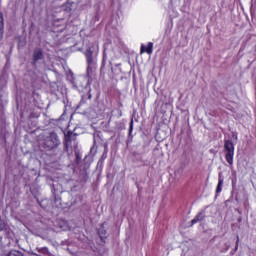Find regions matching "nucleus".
Segmentation results:
<instances>
[{
  "label": "nucleus",
  "instance_id": "1",
  "mask_svg": "<svg viewBox=\"0 0 256 256\" xmlns=\"http://www.w3.org/2000/svg\"><path fill=\"white\" fill-rule=\"evenodd\" d=\"M224 149L226 151L225 159L233 167V157H235V146H233V142L231 140H225Z\"/></svg>",
  "mask_w": 256,
  "mask_h": 256
},
{
  "label": "nucleus",
  "instance_id": "2",
  "mask_svg": "<svg viewBox=\"0 0 256 256\" xmlns=\"http://www.w3.org/2000/svg\"><path fill=\"white\" fill-rule=\"evenodd\" d=\"M60 144L59 142V136H57V133L52 132L48 137H46L44 145L48 149H55Z\"/></svg>",
  "mask_w": 256,
  "mask_h": 256
},
{
  "label": "nucleus",
  "instance_id": "3",
  "mask_svg": "<svg viewBox=\"0 0 256 256\" xmlns=\"http://www.w3.org/2000/svg\"><path fill=\"white\" fill-rule=\"evenodd\" d=\"M95 51H99V44L97 43L90 44V46L87 47L86 59H87L88 65H91V63H93V53H95Z\"/></svg>",
  "mask_w": 256,
  "mask_h": 256
},
{
  "label": "nucleus",
  "instance_id": "4",
  "mask_svg": "<svg viewBox=\"0 0 256 256\" xmlns=\"http://www.w3.org/2000/svg\"><path fill=\"white\" fill-rule=\"evenodd\" d=\"M140 51L141 53H148V55H151V53H153V42H149L147 46L142 45Z\"/></svg>",
  "mask_w": 256,
  "mask_h": 256
},
{
  "label": "nucleus",
  "instance_id": "5",
  "mask_svg": "<svg viewBox=\"0 0 256 256\" xmlns=\"http://www.w3.org/2000/svg\"><path fill=\"white\" fill-rule=\"evenodd\" d=\"M203 219H205V214H203V212H200L195 216L194 219H192L191 225H195L199 223V221H203Z\"/></svg>",
  "mask_w": 256,
  "mask_h": 256
},
{
  "label": "nucleus",
  "instance_id": "6",
  "mask_svg": "<svg viewBox=\"0 0 256 256\" xmlns=\"http://www.w3.org/2000/svg\"><path fill=\"white\" fill-rule=\"evenodd\" d=\"M33 57H34V61H40V59L43 58V51L39 48L35 49Z\"/></svg>",
  "mask_w": 256,
  "mask_h": 256
},
{
  "label": "nucleus",
  "instance_id": "7",
  "mask_svg": "<svg viewBox=\"0 0 256 256\" xmlns=\"http://www.w3.org/2000/svg\"><path fill=\"white\" fill-rule=\"evenodd\" d=\"M223 191V178H221V174L219 175L218 185L216 188V193H221Z\"/></svg>",
  "mask_w": 256,
  "mask_h": 256
},
{
  "label": "nucleus",
  "instance_id": "8",
  "mask_svg": "<svg viewBox=\"0 0 256 256\" xmlns=\"http://www.w3.org/2000/svg\"><path fill=\"white\" fill-rule=\"evenodd\" d=\"M7 256H23V253L17 250H12L7 254Z\"/></svg>",
  "mask_w": 256,
  "mask_h": 256
},
{
  "label": "nucleus",
  "instance_id": "9",
  "mask_svg": "<svg viewBox=\"0 0 256 256\" xmlns=\"http://www.w3.org/2000/svg\"><path fill=\"white\" fill-rule=\"evenodd\" d=\"M3 39V16H0V40Z\"/></svg>",
  "mask_w": 256,
  "mask_h": 256
},
{
  "label": "nucleus",
  "instance_id": "10",
  "mask_svg": "<svg viewBox=\"0 0 256 256\" xmlns=\"http://www.w3.org/2000/svg\"><path fill=\"white\" fill-rule=\"evenodd\" d=\"M7 229V224L5 223V221L0 220V231H5Z\"/></svg>",
  "mask_w": 256,
  "mask_h": 256
},
{
  "label": "nucleus",
  "instance_id": "11",
  "mask_svg": "<svg viewBox=\"0 0 256 256\" xmlns=\"http://www.w3.org/2000/svg\"><path fill=\"white\" fill-rule=\"evenodd\" d=\"M131 131H133V121H131V123H130V133H131Z\"/></svg>",
  "mask_w": 256,
  "mask_h": 256
},
{
  "label": "nucleus",
  "instance_id": "12",
  "mask_svg": "<svg viewBox=\"0 0 256 256\" xmlns=\"http://www.w3.org/2000/svg\"><path fill=\"white\" fill-rule=\"evenodd\" d=\"M239 247V239L236 242V249Z\"/></svg>",
  "mask_w": 256,
  "mask_h": 256
},
{
  "label": "nucleus",
  "instance_id": "13",
  "mask_svg": "<svg viewBox=\"0 0 256 256\" xmlns=\"http://www.w3.org/2000/svg\"><path fill=\"white\" fill-rule=\"evenodd\" d=\"M54 26H55V27H59V25H58V24H54Z\"/></svg>",
  "mask_w": 256,
  "mask_h": 256
}]
</instances>
